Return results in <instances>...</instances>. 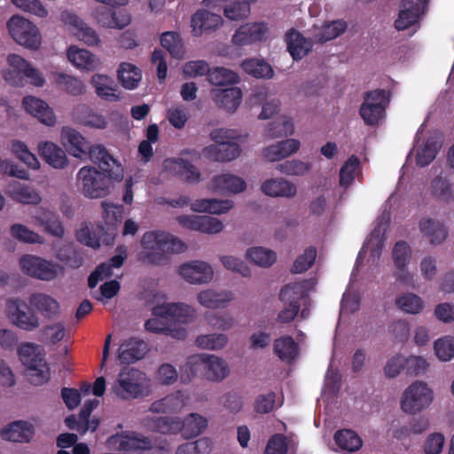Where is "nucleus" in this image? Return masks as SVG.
Wrapping results in <instances>:
<instances>
[{
  "instance_id": "nucleus-38",
  "label": "nucleus",
  "mask_w": 454,
  "mask_h": 454,
  "mask_svg": "<svg viewBox=\"0 0 454 454\" xmlns=\"http://www.w3.org/2000/svg\"><path fill=\"white\" fill-rule=\"evenodd\" d=\"M118 81L126 90H134L142 79V71L135 65L128 62L120 64L117 71Z\"/></svg>"
},
{
  "instance_id": "nucleus-13",
  "label": "nucleus",
  "mask_w": 454,
  "mask_h": 454,
  "mask_svg": "<svg viewBox=\"0 0 454 454\" xmlns=\"http://www.w3.org/2000/svg\"><path fill=\"white\" fill-rule=\"evenodd\" d=\"M428 2L429 0H403L395 27L402 31L415 25L427 12Z\"/></svg>"
},
{
  "instance_id": "nucleus-62",
  "label": "nucleus",
  "mask_w": 454,
  "mask_h": 454,
  "mask_svg": "<svg viewBox=\"0 0 454 454\" xmlns=\"http://www.w3.org/2000/svg\"><path fill=\"white\" fill-rule=\"evenodd\" d=\"M434 352L442 361H450L454 356V339L444 337L434 342Z\"/></svg>"
},
{
  "instance_id": "nucleus-37",
  "label": "nucleus",
  "mask_w": 454,
  "mask_h": 454,
  "mask_svg": "<svg viewBox=\"0 0 454 454\" xmlns=\"http://www.w3.org/2000/svg\"><path fill=\"white\" fill-rule=\"evenodd\" d=\"M274 354L285 362L294 361L299 352V346L292 336L283 335L274 340Z\"/></svg>"
},
{
  "instance_id": "nucleus-39",
  "label": "nucleus",
  "mask_w": 454,
  "mask_h": 454,
  "mask_svg": "<svg viewBox=\"0 0 454 454\" xmlns=\"http://www.w3.org/2000/svg\"><path fill=\"white\" fill-rule=\"evenodd\" d=\"M308 281L294 282L286 285L279 292V300L285 304L300 305L307 296Z\"/></svg>"
},
{
  "instance_id": "nucleus-16",
  "label": "nucleus",
  "mask_w": 454,
  "mask_h": 454,
  "mask_svg": "<svg viewBox=\"0 0 454 454\" xmlns=\"http://www.w3.org/2000/svg\"><path fill=\"white\" fill-rule=\"evenodd\" d=\"M106 443L109 449L119 451L145 450L150 446L148 438L135 432H121L110 436Z\"/></svg>"
},
{
  "instance_id": "nucleus-15",
  "label": "nucleus",
  "mask_w": 454,
  "mask_h": 454,
  "mask_svg": "<svg viewBox=\"0 0 454 454\" xmlns=\"http://www.w3.org/2000/svg\"><path fill=\"white\" fill-rule=\"evenodd\" d=\"M167 297L160 294L154 295L156 306L153 310V317L145 322V328L153 333H166L170 326V307L166 301Z\"/></svg>"
},
{
  "instance_id": "nucleus-59",
  "label": "nucleus",
  "mask_w": 454,
  "mask_h": 454,
  "mask_svg": "<svg viewBox=\"0 0 454 454\" xmlns=\"http://www.w3.org/2000/svg\"><path fill=\"white\" fill-rule=\"evenodd\" d=\"M432 192L438 200L449 202L453 199L451 185L447 178L436 176L431 182Z\"/></svg>"
},
{
  "instance_id": "nucleus-8",
  "label": "nucleus",
  "mask_w": 454,
  "mask_h": 454,
  "mask_svg": "<svg viewBox=\"0 0 454 454\" xmlns=\"http://www.w3.org/2000/svg\"><path fill=\"white\" fill-rule=\"evenodd\" d=\"M82 194L90 199H101L110 193L112 182L98 169L91 166L81 168L77 173Z\"/></svg>"
},
{
  "instance_id": "nucleus-36",
  "label": "nucleus",
  "mask_w": 454,
  "mask_h": 454,
  "mask_svg": "<svg viewBox=\"0 0 454 454\" xmlns=\"http://www.w3.org/2000/svg\"><path fill=\"white\" fill-rule=\"evenodd\" d=\"M287 50L294 60L305 57L311 49V43L298 31L292 28L286 35Z\"/></svg>"
},
{
  "instance_id": "nucleus-35",
  "label": "nucleus",
  "mask_w": 454,
  "mask_h": 454,
  "mask_svg": "<svg viewBox=\"0 0 454 454\" xmlns=\"http://www.w3.org/2000/svg\"><path fill=\"white\" fill-rule=\"evenodd\" d=\"M261 190L270 197L291 198L296 194L295 185L282 178H272L264 181L262 184Z\"/></svg>"
},
{
  "instance_id": "nucleus-23",
  "label": "nucleus",
  "mask_w": 454,
  "mask_h": 454,
  "mask_svg": "<svg viewBox=\"0 0 454 454\" xmlns=\"http://www.w3.org/2000/svg\"><path fill=\"white\" fill-rule=\"evenodd\" d=\"M34 426L25 420H17L0 430L3 440L13 442H28L34 436Z\"/></svg>"
},
{
  "instance_id": "nucleus-10",
  "label": "nucleus",
  "mask_w": 454,
  "mask_h": 454,
  "mask_svg": "<svg viewBox=\"0 0 454 454\" xmlns=\"http://www.w3.org/2000/svg\"><path fill=\"white\" fill-rule=\"evenodd\" d=\"M434 398L433 391L423 381H415L403 393L401 409L409 414H415L427 408Z\"/></svg>"
},
{
  "instance_id": "nucleus-40",
  "label": "nucleus",
  "mask_w": 454,
  "mask_h": 454,
  "mask_svg": "<svg viewBox=\"0 0 454 454\" xmlns=\"http://www.w3.org/2000/svg\"><path fill=\"white\" fill-rule=\"evenodd\" d=\"M232 206V201L229 200L201 199L192 203L191 208L196 212L219 215L227 212Z\"/></svg>"
},
{
  "instance_id": "nucleus-53",
  "label": "nucleus",
  "mask_w": 454,
  "mask_h": 454,
  "mask_svg": "<svg viewBox=\"0 0 454 454\" xmlns=\"http://www.w3.org/2000/svg\"><path fill=\"white\" fill-rule=\"evenodd\" d=\"M65 333L66 328L61 322L46 325L39 331L40 339L51 344L61 341L65 337Z\"/></svg>"
},
{
  "instance_id": "nucleus-41",
  "label": "nucleus",
  "mask_w": 454,
  "mask_h": 454,
  "mask_svg": "<svg viewBox=\"0 0 454 454\" xmlns=\"http://www.w3.org/2000/svg\"><path fill=\"white\" fill-rule=\"evenodd\" d=\"M67 58L74 66L81 69L93 70L98 65L95 55L87 50L79 49L75 46L69 47Z\"/></svg>"
},
{
  "instance_id": "nucleus-51",
  "label": "nucleus",
  "mask_w": 454,
  "mask_h": 454,
  "mask_svg": "<svg viewBox=\"0 0 454 454\" xmlns=\"http://www.w3.org/2000/svg\"><path fill=\"white\" fill-rule=\"evenodd\" d=\"M247 256L256 265L262 267H270L277 260V254L274 251L262 247L249 248L247 251Z\"/></svg>"
},
{
  "instance_id": "nucleus-49",
  "label": "nucleus",
  "mask_w": 454,
  "mask_h": 454,
  "mask_svg": "<svg viewBox=\"0 0 454 454\" xmlns=\"http://www.w3.org/2000/svg\"><path fill=\"white\" fill-rule=\"evenodd\" d=\"M395 305L407 314H419L424 309L423 300L419 295L411 293L405 294L396 298Z\"/></svg>"
},
{
  "instance_id": "nucleus-55",
  "label": "nucleus",
  "mask_w": 454,
  "mask_h": 454,
  "mask_svg": "<svg viewBox=\"0 0 454 454\" xmlns=\"http://www.w3.org/2000/svg\"><path fill=\"white\" fill-rule=\"evenodd\" d=\"M392 258L395 269L406 267L411 258V249L406 241H397L392 250Z\"/></svg>"
},
{
  "instance_id": "nucleus-25",
  "label": "nucleus",
  "mask_w": 454,
  "mask_h": 454,
  "mask_svg": "<svg viewBox=\"0 0 454 454\" xmlns=\"http://www.w3.org/2000/svg\"><path fill=\"white\" fill-rule=\"evenodd\" d=\"M390 101V93L385 90L377 89L367 91L364 95V103L361 105L359 114H384Z\"/></svg>"
},
{
  "instance_id": "nucleus-60",
  "label": "nucleus",
  "mask_w": 454,
  "mask_h": 454,
  "mask_svg": "<svg viewBox=\"0 0 454 454\" xmlns=\"http://www.w3.org/2000/svg\"><path fill=\"white\" fill-rule=\"evenodd\" d=\"M360 164L358 157L350 156L341 166L340 169V185L348 186L355 180V172Z\"/></svg>"
},
{
  "instance_id": "nucleus-47",
  "label": "nucleus",
  "mask_w": 454,
  "mask_h": 454,
  "mask_svg": "<svg viewBox=\"0 0 454 454\" xmlns=\"http://www.w3.org/2000/svg\"><path fill=\"white\" fill-rule=\"evenodd\" d=\"M208 82L215 86L234 85L239 82V74L225 67L209 69Z\"/></svg>"
},
{
  "instance_id": "nucleus-34",
  "label": "nucleus",
  "mask_w": 454,
  "mask_h": 454,
  "mask_svg": "<svg viewBox=\"0 0 454 454\" xmlns=\"http://www.w3.org/2000/svg\"><path fill=\"white\" fill-rule=\"evenodd\" d=\"M301 143L297 139H286L265 148L263 155L270 161H278L296 153Z\"/></svg>"
},
{
  "instance_id": "nucleus-46",
  "label": "nucleus",
  "mask_w": 454,
  "mask_h": 454,
  "mask_svg": "<svg viewBox=\"0 0 454 454\" xmlns=\"http://www.w3.org/2000/svg\"><path fill=\"white\" fill-rule=\"evenodd\" d=\"M334 441L338 447L349 452L359 450L363 444L362 439L358 434L350 429L337 431L334 434Z\"/></svg>"
},
{
  "instance_id": "nucleus-20",
  "label": "nucleus",
  "mask_w": 454,
  "mask_h": 454,
  "mask_svg": "<svg viewBox=\"0 0 454 454\" xmlns=\"http://www.w3.org/2000/svg\"><path fill=\"white\" fill-rule=\"evenodd\" d=\"M179 274L189 283L205 284L213 278L211 266L202 261H193L179 267Z\"/></svg>"
},
{
  "instance_id": "nucleus-56",
  "label": "nucleus",
  "mask_w": 454,
  "mask_h": 454,
  "mask_svg": "<svg viewBox=\"0 0 454 454\" xmlns=\"http://www.w3.org/2000/svg\"><path fill=\"white\" fill-rule=\"evenodd\" d=\"M196 317V310L183 302H172V323L189 324Z\"/></svg>"
},
{
  "instance_id": "nucleus-31",
  "label": "nucleus",
  "mask_w": 454,
  "mask_h": 454,
  "mask_svg": "<svg viewBox=\"0 0 454 454\" xmlns=\"http://www.w3.org/2000/svg\"><path fill=\"white\" fill-rule=\"evenodd\" d=\"M197 299L203 307L215 309L225 308L234 299V294L231 291L217 292L207 289L200 292Z\"/></svg>"
},
{
  "instance_id": "nucleus-24",
  "label": "nucleus",
  "mask_w": 454,
  "mask_h": 454,
  "mask_svg": "<svg viewBox=\"0 0 454 454\" xmlns=\"http://www.w3.org/2000/svg\"><path fill=\"white\" fill-rule=\"evenodd\" d=\"M267 31V25L263 22L246 24L237 29L231 41L235 45H248L262 41Z\"/></svg>"
},
{
  "instance_id": "nucleus-11",
  "label": "nucleus",
  "mask_w": 454,
  "mask_h": 454,
  "mask_svg": "<svg viewBox=\"0 0 454 454\" xmlns=\"http://www.w3.org/2000/svg\"><path fill=\"white\" fill-rule=\"evenodd\" d=\"M7 27L11 36L19 44L33 50L41 45L40 32L29 20L20 16H12L7 22Z\"/></svg>"
},
{
  "instance_id": "nucleus-29",
  "label": "nucleus",
  "mask_w": 454,
  "mask_h": 454,
  "mask_svg": "<svg viewBox=\"0 0 454 454\" xmlns=\"http://www.w3.org/2000/svg\"><path fill=\"white\" fill-rule=\"evenodd\" d=\"M38 152L42 158L54 168H64L69 163L66 152L52 142L39 143Z\"/></svg>"
},
{
  "instance_id": "nucleus-61",
  "label": "nucleus",
  "mask_w": 454,
  "mask_h": 454,
  "mask_svg": "<svg viewBox=\"0 0 454 454\" xmlns=\"http://www.w3.org/2000/svg\"><path fill=\"white\" fill-rule=\"evenodd\" d=\"M310 168L309 163L300 160H286L277 166L278 171L287 176H303Z\"/></svg>"
},
{
  "instance_id": "nucleus-54",
  "label": "nucleus",
  "mask_w": 454,
  "mask_h": 454,
  "mask_svg": "<svg viewBox=\"0 0 454 454\" xmlns=\"http://www.w3.org/2000/svg\"><path fill=\"white\" fill-rule=\"evenodd\" d=\"M317 258V249L315 247H309L300 254L292 266L291 271L295 274H301L307 271L315 262Z\"/></svg>"
},
{
  "instance_id": "nucleus-45",
  "label": "nucleus",
  "mask_w": 454,
  "mask_h": 454,
  "mask_svg": "<svg viewBox=\"0 0 454 454\" xmlns=\"http://www.w3.org/2000/svg\"><path fill=\"white\" fill-rule=\"evenodd\" d=\"M346 28L347 23L343 20H339L325 23L315 30L314 39L317 43H325L339 36Z\"/></svg>"
},
{
  "instance_id": "nucleus-7",
  "label": "nucleus",
  "mask_w": 454,
  "mask_h": 454,
  "mask_svg": "<svg viewBox=\"0 0 454 454\" xmlns=\"http://www.w3.org/2000/svg\"><path fill=\"white\" fill-rule=\"evenodd\" d=\"M19 264L25 275L42 281H51L64 272V268L56 262L30 254L22 255Z\"/></svg>"
},
{
  "instance_id": "nucleus-48",
  "label": "nucleus",
  "mask_w": 454,
  "mask_h": 454,
  "mask_svg": "<svg viewBox=\"0 0 454 454\" xmlns=\"http://www.w3.org/2000/svg\"><path fill=\"white\" fill-rule=\"evenodd\" d=\"M10 234L13 239L22 243L40 245L44 243L43 237L22 223L12 224L10 227Z\"/></svg>"
},
{
  "instance_id": "nucleus-14",
  "label": "nucleus",
  "mask_w": 454,
  "mask_h": 454,
  "mask_svg": "<svg viewBox=\"0 0 454 454\" xmlns=\"http://www.w3.org/2000/svg\"><path fill=\"white\" fill-rule=\"evenodd\" d=\"M255 0H203L206 7L221 11L231 20H240L248 17L250 4Z\"/></svg>"
},
{
  "instance_id": "nucleus-30",
  "label": "nucleus",
  "mask_w": 454,
  "mask_h": 454,
  "mask_svg": "<svg viewBox=\"0 0 454 454\" xmlns=\"http://www.w3.org/2000/svg\"><path fill=\"white\" fill-rule=\"evenodd\" d=\"M91 83L97 95L102 99L109 102H116L120 99L117 85L112 77L105 74H94Z\"/></svg>"
},
{
  "instance_id": "nucleus-27",
  "label": "nucleus",
  "mask_w": 454,
  "mask_h": 454,
  "mask_svg": "<svg viewBox=\"0 0 454 454\" xmlns=\"http://www.w3.org/2000/svg\"><path fill=\"white\" fill-rule=\"evenodd\" d=\"M36 224L43 231L54 237L61 238L64 235V226L58 214L43 207L37 209L33 216Z\"/></svg>"
},
{
  "instance_id": "nucleus-9",
  "label": "nucleus",
  "mask_w": 454,
  "mask_h": 454,
  "mask_svg": "<svg viewBox=\"0 0 454 454\" xmlns=\"http://www.w3.org/2000/svg\"><path fill=\"white\" fill-rule=\"evenodd\" d=\"M5 315L14 326L23 331H35L41 325L39 316L35 311H30L27 302L18 297L6 301Z\"/></svg>"
},
{
  "instance_id": "nucleus-18",
  "label": "nucleus",
  "mask_w": 454,
  "mask_h": 454,
  "mask_svg": "<svg viewBox=\"0 0 454 454\" xmlns=\"http://www.w3.org/2000/svg\"><path fill=\"white\" fill-rule=\"evenodd\" d=\"M98 405V400H88L84 403L79 417L71 415L65 419L67 427L70 429L76 430L82 434L88 430L95 431L98 427V420L94 419L90 420L91 411Z\"/></svg>"
},
{
  "instance_id": "nucleus-1",
  "label": "nucleus",
  "mask_w": 454,
  "mask_h": 454,
  "mask_svg": "<svg viewBox=\"0 0 454 454\" xmlns=\"http://www.w3.org/2000/svg\"><path fill=\"white\" fill-rule=\"evenodd\" d=\"M200 372H203L208 380L219 382L228 376L229 368L223 360L215 356H192L180 368V380L186 384Z\"/></svg>"
},
{
  "instance_id": "nucleus-33",
  "label": "nucleus",
  "mask_w": 454,
  "mask_h": 454,
  "mask_svg": "<svg viewBox=\"0 0 454 454\" xmlns=\"http://www.w3.org/2000/svg\"><path fill=\"white\" fill-rule=\"evenodd\" d=\"M6 193L14 200L22 204L37 205L41 202L40 194L32 187L20 182L8 184Z\"/></svg>"
},
{
  "instance_id": "nucleus-3",
  "label": "nucleus",
  "mask_w": 454,
  "mask_h": 454,
  "mask_svg": "<svg viewBox=\"0 0 454 454\" xmlns=\"http://www.w3.org/2000/svg\"><path fill=\"white\" fill-rule=\"evenodd\" d=\"M18 355L26 367V375L32 384L39 386L49 380L50 368L41 346L31 342L23 343L18 349Z\"/></svg>"
},
{
  "instance_id": "nucleus-17",
  "label": "nucleus",
  "mask_w": 454,
  "mask_h": 454,
  "mask_svg": "<svg viewBox=\"0 0 454 454\" xmlns=\"http://www.w3.org/2000/svg\"><path fill=\"white\" fill-rule=\"evenodd\" d=\"M31 308L46 320H55L61 313L60 303L53 296L42 292L32 294L28 298Z\"/></svg>"
},
{
  "instance_id": "nucleus-63",
  "label": "nucleus",
  "mask_w": 454,
  "mask_h": 454,
  "mask_svg": "<svg viewBox=\"0 0 454 454\" xmlns=\"http://www.w3.org/2000/svg\"><path fill=\"white\" fill-rule=\"evenodd\" d=\"M99 169L110 182H121L124 177V169L115 158L103 163Z\"/></svg>"
},
{
  "instance_id": "nucleus-22",
  "label": "nucleus",
  "mask_w": 454,
  "mask_h": 454,
  "mask_svg": "<svg viewBox=\"0 0 454 454\" xmlns=\"http://www.w3.org/2000/svg\"><path fill=\"white\" fill-rule=\"evenodd\" d=\"M211 97L215 105L230 113H234L242 101L243 93L239 87L211 90Z\"/></svg>"
},
{
  "instance_id": "nucleus-21",
  "label": "nucleus",
  "mask_w": 454,
  "mask_h": 454,
  "mask_svg": "<svg viewBox=\"0 0 454 454\" xmlns=\"http://www.w3.org/2000/svg\"><path fill=\"white\" fill-rule=\"evenodd\" d=\"M177 221L184 227L208 234L219 233L223 228L220 220L209 215H181Z\"/></svg>"
},
{
  "instance_id": "nucleus-4",
  "label": "nucleus",
  "mask_w": 454,
  "mask_h": 454,
  "mask_svg": "<svg viewBox=\"0 0 454 454\" xmlns=\"http://www.w3.org/2000/svg\"><path fill=\"white\" fill-rule=\"evenodd\" d=\"M110 391L122 400L143 397L150 392L149 380L139 370L125 368L119 372Z\"/></svg>"
},
{
  "instance_id": "nucleus-2",
  "label": "nucleus",
  "mask_w": 454,
  "mask_h": 454,
  "mask_svg": "<svg viewBox=\"0 0 454 454\" xmlns=\"http://www.w3.org/2000/svg\"><path fill=\"white\" fill-rule=\"evenodd\" d=\"M137 260L143 263L161 265L168 262L170 251L168 232L155 230L145 231L140 240Z\"/></svg>"
},
{
  "instance_id": "nucleus-64",
  "label": "nucleus",
  "mask_w": 454,
  "mask_h": 454,
  "mask_svg": "<svg viewBox=\"0 0 454 454\" xmlns=\"http://www.w3.org/2000/svg\"><path fill=\"white\" fill-rule=\"evenodd\" d=\"M287 449L286 436L281 434H276L268 441L264 454H286Z\"/></svg>"
},
{
  "instance_id": "nucleus-5",
  "label": "nucleus",
  "mask_w": 454,
  "mask_h": 454,
  "mask_svg": "<svg viewBox=\"0 0 454 454\" xmlns=\"http://www.w3.org/2000/svg\"><path fill=\"white\" fill-rule=\"evenodd\" d=\"M215 145L203 149V155L214 161H231L240 155L241 149L234 140L239 137L234 129H216L210 133Z\"/></svg>"
},
{
  "instance_id": "nucleus-58",
  "label": "nucleus",
  "mask_w": 454,
  "mask_h": 454,
  "mask_svg": "<svg viewBox=\"0 0 454 454\" xmlns=\"http://www.w3.org/2000/svg\"><path fill=\"white\" fill-rule=\"evenodd\" d=\"M12 153L28 168L38 169L40 162L36 156L28 151L27 145L20 141H14L12 145Z\"/></svg>"
},
{
  "instance_id": "nucleus-32",
  "label": "nucleus",
  "mask_w": 454,
  "mask_h": 454,
  "mask_svg": "<svg viewBox=\"0 0 454 454\" xmlns=\"http://www.w3.org/2000/svg\"><path fill=\"white\" fill-rule=\"evenodd\" d=\"M247 187L243 178L232 174H222L215 176L211 182V189L218 192L239 193Z\"/></svg>"
},
{
  "instance_id": "nucleus-26",
  "label": "nucleus",
  "mask_w": 454,
  "mask_h": 454,
  "mask_svg": "<svg viewBox=\"0 0 454 454\" xmlns=\"http://www.w3.org/2000/svg\"><path fill=\"white\" fill-rule=\"evenodd\" d=\"M174 426L180 427L184 438H194L200 434L207 426V420L198 413H190L182 422L176 417H172V429Z\"/></svg>"
},
{
  "instance_id": "nucleus-28",
  "label": "nucleus",
  "mask_w": 454,
  "mask_h": 454,
  "mask_svg": "<svg viewBox=\"0 0 454 454\" xmlns=\"http://www.w3.org/2000/svg\"><path fill=\"white\" fill-rule=\"evenodd\" d=\"M147 350V344L144 340L130 338L121 344L118 357L122 364H129L142 359Z\"/></svg>"
},
{
  "instance_id": "nucleus-19",
  "label": "nucleus",
  "mask_w": 454,
  "mask_h": 454,
  "mask_svg": "<svg viewBox=\"0 0 454 454\" xmlns=\"http://www.w3.org/2000/svg\"><path fill=\"white\" fill-rule=\"evenodd\" d=\"M223 24V18L204 9L198 10L191 18L192 33L194 36L215 31Z\"/></svg>"
},
{
  "instance_id": "nucleus-12",
  "label": "nucleus",
  "mask_w": 454,
  "mask_h": 454,
  "mask_svg": "<svg viewBox=\"0 0 454 454\" xmlns=\"http://www.w3.org/2000/svg\"><path fill=\"white\" fill-rule=\"evenodd\" d=\"M60 142L70 155L80 160L87 158L92 148L84 136L67 126L61 129Z\"/></svg>"
},
{
  "instance_id": "nucleus-6",
  "label": "nucleus",
  "mask_w": 454,
  "mask_h": 454,
  "mask_svg": "<svg viewBox=\"0 0 454 454\" xmlns=\"http://www.w3.org/2000/svg\"><path fill=\"white\" fill-rule=\"evenodd\" d=\"M7 62L10 68L4 72L3 76L9 84L20 86L25 78L36 87H42L44 84L45 79L42 73L20 55L10 54Z\"/></svg>"
},
{
  "instance_id": "nucleus-43",
  "label": "nucleus",
  "mask_w": 454,
  "mask_h": 454,
  "mask_svg": "<svg viewBox=\"0 0 454 454\" xmlns=\"http://www.w3.org/2000/svg\"><path fill=\"white\" fill-rule=\"evenodd\" d=\"M294 123L291 119L287 118V115H278L268 124L265 136L269 138L287 137L294 133Z\"/></svg>"
},
{
  "instance_id": "nucleus-52",
  "label": "nucleus",
  "mask_w": 454,
  "mask_h": 454,
  "mask_svg": "<svg viewBox=\"0 0 454 454\" xmlns=\"http://www.w3.org/2000/svg\"><path fill=\"white\" fill-rule=\"evenodd\" d=\"M57 85L73 96H78L84 92V85L79 79L66 74H58L55 77Z\"/></svg>"
},
{
  "instance_id": "nucleus-44",
  "label": "nucleus",
  "mask_w": 454,
  "mask_h": 454,
  "mask_svg": "<svg viewBox=\"0 0 454 454\" xmlns=\"http://www.w3.org/2000/svg\"><path fill=\"white\" fill-rule=\"evenodd\" d=\"M241 68L255 78L270 79L274 74L271 66L263 59H247L242 61Z\"/></svg>"
},
{
  "instance_id": "nucleus-42",
  "label": "nucleus",
  "mask_w": 454,
  "mask_h": 454,
  "mask_svg": "<svg viewBox=\"0 0 454 454\" xmlns=\"http://www.w3.org/2000/svg\"><path fill=\"white\" fill-rule=\"evenodd\" d=\"M420 231L429 239L431 244L442 243L447 238V230L443 224L433 219H423L419 223Z\"/></svg>"
},
{
  "instance_id": "nucleus-50",
  "label": "nucleus",
  "mask_w": 454,
  "mask_h": 454,
  "mask_svg": "<svg viewBox=\"0 0 454 454\" xmlns=\"http://www.w3.org/2000/svg\"><path fill=\"white\" fill-rule=\"evenodd\" d=\"M438 150V143L432 138L427 139L417 151L416 164L427 166L435 159Z\"/></svg>"
},
{
  "instance_id": "nucleus-57",
  "label": "nucleus",
  "mask_w": 454,
  "mask_h": 454,
  "mask_svg": "<svg viewBox=\"0 0 454 454\" xmlns=\"http://www.w3.org/2000/svg\"><path fill=\"white\" fill-rule=\"evenodd\" d=\"M228 341V337L223 333H212L198 336L195 344L205 349H220L223 348Z\"/></svg>"
}]
</instances>
